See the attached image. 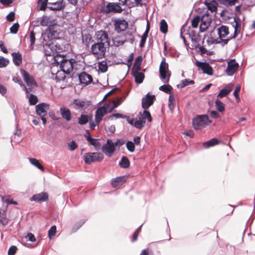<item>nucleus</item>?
I'll return each mask as SVG.
<instances>
[{"mask_svg":"<svg viewBox=\"0 0 255 255\" xmlns=\"http://www.w3.org/2000/svg\"><path fill=\"white\" fill-rule=\"evenodd\" d=\"M205 4L206 5L208 9L212 12L216 11L217 8L216 6L212 2H208L207 1H205Z\"/></svg>","mask_w":255,"mask_h":255,"instance_id":"obj_52","label":"nucleus"},{"mask_svg":"<svg viewBox=\"0 0 255 255\" xmlns=\"http://www.w3.org/2000/svg\"><path fill=\"white\" fill-rule=\"evenodd\" d=\"M145 124V121L142 118V114L139 112L134 121V126L138 129H141L144 126Z\"/></svg>","mask_w":255,"mask_h":255,"instance_id":"obj_19","label":"nucleus"},{"mask_svg":"<svg viewBox=\"0 0 255 255\" xmlns=\"http://www.w3.org/2000/svg\"><path fill=\"white\" fill-rule=\"evenodd\" d=\"M29 38L30 41V46H33L35 41V33L33 30L30 31Z\"/></svg>","mask_w":255,"mask_h":255,"instance_id":"obj_56","label":"nucleus"},{"mask_svg":"<svg viewBox=\"0 0 255 255\" xmlns=\"http://www.w3.org/2000/svg\"><path fill=\"white\" fill-rule=\"evenodd\" d=\"M60 112L62 118L66 121L68 122L71 120L72 115L69 109L62 106L60 108Z\"/></svg>","mask_w":255,"mask_h":255,"instance_id":"obj_18","label":"nucleus"},{"mask_svg":"<svg viewBox=\"0 0 255 255\" xmlns=\"http://www.w3.org/2000/svg\"><path fill=\"white\" fill-rule=\"evenodd\" d=\"M19 24L18 22H16L14 23L10 28V32L12 34L17 33L18 28H19Z\"/></svg>","mask_w":255,"mask_h":255,"instance_id":"obj_54","label":"nucleus"},{"mask_svg":"<svg viewBox=\"0 0 255 255\" xmlns=\"http://www.w3.org/2000/svg\"><path fill=\"white\" fill-rule=\"evenodd\" d=\"M131 75L134 78L135 82L137 84H140L142 83L144 78V75L142 72H134L133 73H131Z\"/></svg>","mask_w":255,"mask_h":255,"instance_id":"obj_24","label":"nucleus"},{"mask_svg":"<svg viewBox=\"0 0 255 255\" xmlns=\"http://www.w3.org/2000/svg\"><path fill=\"white\" fill-rule=\"evenodd\" d=\"M102 150L107 156L111 157L115 151L114 142L111 139H108L106 143L102 146Z\"/></svg>","mask_w":255,"mask_h":255,"instance_id":"obj_9","label":"nucleus"},{"mask_svg":"<svg viewBox=\"0 0 255 255\" xmlns=\"http://www.w3.org/2000/svg\"><path fill=\"white\" fill-rule=\"evenodd\" d=\"M215 105L218 111L220 112H223L225 111V104L220 101L219 99L215 100Z\"/></svg>","mask_w":255,"mask_h":255,"instance_id":"obj_40","label":"nucleus"},{"mask_svg":"<svg viewBox=\"0 0 255 255\" xmlns=\"http://www.w3.org/2000/svg\"><path fill=\"white\" fill-rule=\"evenodd\" d=\"M69 146L70 147L69 149L71 151H73L78 147V145L74 140H72L70 143H69Z\"/></svg>","mask_w":255,"mask_h":255,"instance_id":"obj_62","label":"nucleus"},{"mask_svg":"<svg viewBox=\"0 0 255 255\" xmlns=\"http://www.w3.org/2000/svg\"><path fill=\"white\" fill-rule=\"evenodd\" d=\"M211 122L207 115H197L192 120V125L195 129L199 130L208 126Z\"/></svg>","mask_w":255,"mask_h":255,"instance_id":"obj_2","label":"nucleus"},{"mask_svg":"<svg viewBox=\"0 0 255 255\" xmlns=\"http://www.w3.org/2000/svg\"><path fill=\"white\" fill-rule=\"evenodd\" d=\"M13 81H14V82L18 83L23 89V90H24L25 92V94L26 95V96H28V94L29 93V91L28 89L26 87L25 85L23 84L22 81L21 79L18 78H13Z\"/></svg>","mask_w":255,"mask_h":255,"instance_id":"obj_32","label":"nucleus"},{"mask_svg":"<svg viewBox=\"0 0 255 255\" xmlns=\"http://www.w3.org/2000/svg\"><path fill=\"white\" fill-rule=\"evenodd\" d=\"M56 232V227L55 226H52L48 231V236L51 238V236H54Z\"/></svg>","mask_w":255,"mask_h":255,"instance_id":"obj_57","label":"nucleus"},{"mask_svg":"<svg viewBox=\"0 0 255 255\" xmlns=\"http://www.w3.org/2000/svg\"><path fill=\"white\" fill-rule=\"evenodd\" d=\"M200 25L199 30L201 32H203L206 30L208 27L210 25V21L205 20V16H203L201 17Z\"/></svg>","mask_w":255,"mask_h":255,"instance_id":"obj_23","label":"nucleus"},{"mask_svg":"<svg viewBox=\"0 0 255 255\" xmlns=\"http://www.w3.org/2000/svg\"><path fill=\"white\" fill-rule=\"evenodd\" d=\"M107 107L106 106H103V107H99L97 109L95 114L101 117H103L105 114H107Z\"/></svg>","mask_w":255,"mask_h":255,"instance_id":"obj_36","label":"nucleus"},{"mask_svg":"<svg viewBox=\"0 0 255 255\" xmlns=\"http://www.w3.org/2000/svg\"><path fill=\"white\" fill-rule=\"evenodd\" d=\"M160 30L164 34H166L168 31V25L165 19H163L160 21Z\"/></svg>","mask_w":255,"mask_h":255,"instance_id":"obj_35","label":"nucleus"},{"mask_svg":"<svg viewBox=\"0 0 255 255\" xmlns=\"http://www.w3.org/2000/svg\"><path fill=\"white\" fill-rule=\"evenodd\" d=\"M194 81L192 80H190L189 79H185L182 80L181 83L178 85L177 87L180 88H183L186 86L193 85L194 84Z\"/></svg>","mask_w":255,"mask_h":255,"instance_id":"obj_37","label":"nucleus"},{"mask_svg":"<svg viewBox=\"0 0 255 255\" xmlns=\"http://www.w3.org/2000/svg\"><path fill=\"white\" fill-rule=\"evenodd\" d=\"M48 194L46 192H42L34 194L30 199L31 201L36 202H43L48 200Z\"/></svg>","mask_w":255,"mask_h":255,"instance_id":"obj_15","label":"nucleus"},{"mask_svg":"<svg viewBox=\"0 0 255 255\" xmlns=\"http://www.w3.org/2000/svg\"><path fill=\"white\" fill-rule=\"evenodd\" d=\"M201 17L199 15H196L191 20V25L193 27H197L199 22H200Z\"/></svg>","mask_w":255,"mask_h":255,"instance_id":"obj_47","label":"nucleus"},{"mask_svg":"<svg viewBox=\"0 0 255 255\" xmlns=\"http://www.w3.org/2000/svg\"><path fill=\"white\" fill-rule=\"evenodd\" d=\"M126 182V178L124 176H119L113 178L111 181V184L114 188H118L122 186Z\"/></svg>","mask_w":255,"mask_h":255,"instance_id":"obj_20","label":"nucleus"},{"mask_svg":"<svg viewBox=\"0 0 255 255\" xmlns=\"http://www.w3.org/2000/svg\"><path fill=\"white\" fill-rule=\"evenodd\" d=\"M9 62V61L8 59L0 56V68L5 67Z\"/></svg>","mask_w":255,"mask_h":255,"instance_id":"obj_49","label":"nucleus"},{"mask_svg":"<svg viewBox=\"0 0 255 255\" xmlns=\"http://www.w3.org/2000/svg\"><path fill=\"white\" fill-rule=\"evenodd\" d=\"M1 201L2 202H4L8 204H13V205L17 204V202L12 199H4V198L2 196H1Z\"/></svg>","mask_w":255,"mask_h":255,"instance_id":"obj_61","label":"nucleus"},{"mask_svg":"<svg viewBox=\"0 0 255 255\" xmlns=\"http://www.w3.org/2000/svg\"><path fill=\"white\" fill-rule=\"evenodd\" d=\"M229 33V27L226 25H222L218 28V34L220 38H225Z\"/></svg>","mask_w":255,"mask_h":255,"instance_id":"obj_22","label":"nucleus"},{"mask_svg":"<svg viewBox=\"0 0 255 255\" xmlns=\"http://www.w3.org/2000/svg\"><path fill=\"white\" fill-rule=\"evenodd\" d=\"M51 6H47V8L50 9V10H60L62 8V3L61 2H54L51 3Z\"/></svg>","mask_w":255,"mask_h":255,"instance_id":"obj_43","label":"nucleus"},{"mask_svg":"<svg viewBox=\"0 0 255 255\" xmlns=\"http://www.w3.org/2000/svg\"><path fill=\"white\" fill-rule=\"evenodd\" d=\"M106 51L105 45L101 42H96L91 45V53L99 59L105 57Z\"/></svg>","mask_w":255,"mask_h":255,"instance_id":"obj_3","label":"nucleus"},{"mask_svg":"<svg viewBox=\"0 0 255 255\" xmlns=\"http://www.w3.org/2000/svg\"><path fill=\"white\" fill-rule=\"evenodd\" d=\"M142 116L144 121L147 119V121L149 122H151L152 121V119L151 114L150 112L146 110H144Z\"/></svg>","mask_w":255,"mask_h":255,"instance_id":"obj_46","label":"nucleus"},{"mask_svg":"<svg viewBox=\"0 0 255 255\" xmlns=\"http://www.w3.org/2000/svg\"><path fill=\"white\" fill-rule=\"evenodd\" d=\"M89 121L88 116L87 115L81 114L78 118V124L81 125L86 124Z\"/></svg>","mask_w":255,"mask_h":255,"instance_id":"obj_41","label":"nucleus"},{"mask_svg":"<svg viewBox=\"0 0 255 255\" xmlns=\"http://www.w3.org/2000/svg\"><path fill=\"white\" fill-rule=\"evenodd\" d=\"M221 141L218 140L216 138H213L208 141L205 142L203 143V146L205 148H208L210 147L213 146L215 145L218 144Z\"/></svg>","mask_w":255,"mask_h":255,"instance_id":"obj_26","label":"nucleus"},{"mask_svg":"<svg viewBox=\"0 0 255 255\" xmlns=\"http://www.w3.org/2000/svg\"><path fill=\"white\" fill-rule=\"evenodd\" d=\"M232 90V87L230 85H227L225 88H223L218 95L220 98L226 97Z\"/></svg>","mask_w":255,"mask_h":255,"instance_id":"obj_28","label":"nucleus"},{"mask_svg":"<svg viewBox=\"0 0 255 255\" xmlns=\"http://www.w3.org/2000/svg\"><path fill=\"white\" fill-rule=\"evenodd\" d=\"M29 160L31 164L36 167L39 169H40L41 170H44V167L43 165L36 158H29Z\"/></svg>","mask_w":255,"mask_h":255,"instance_id":"obj_34","label":"nucleus"},{"mask_svg":"<svg viewBox=\"0 0 255 255\" xmlns=\"http://www.w3.org/2000/svg\"><path fill=\"white\" fill-rule=\"evenodd\" d=\"M49 108L50 105L47 103H42L39 104L35 107L36 113L39 116L47 115V111Z\"/></svg>","mask_w":255,"mask_h":255,"instance_id":"obj_13","label":"nucleus"},{"mask_svg":"<svg viewBox=\"0 0 255 255\" xmlns=\"http://www.w3.org/2000/svg\"><path fill=\"white\" fill-rule=\"evenodd\" d=\"M13 64L16 66H19L22 62V55L19 52H13L11 54Z\"/></svg>","mask_w":255,"mask_h":255,"instance_id":"obj_21","label":"nucleus"},{"mask_svg":"<svg viewBox=\"0 0 255 255\" xmlns=\"http://www.w3.org/2000/svg\"><path fill=\"white\" fill-rule=\"evenodd\" d=\"M98 67L99 70L102 72H106L108 70L107 63L106 61H102L99 63Z\"/></svg>","mask_w":255,"mask_h":255,"instance_id":"obj_42","label":"nucleus"},{"mask_svg":"<svg viewBox=\"0 0 255 255\" xmlns=\"http://www.w3.org/2000/svg\"><path fill=\"white\" fill-rule=\"evenodd\" d=\"M176 105L175 96L173 94H170L168 99V108L169 110L173 112Z\"/></svg>","mask_w":255,"mask_h":255,"instance_id":"obj_29","label":"nucleus"},{"mask_svg":"<svg viewBox=\"0 0 255 255\" xmlns=\"http://www.w3.org/2000/svg\"><path fill=\"white\" fill-rule=\"evenodd\" d=\"M155 97L154 95H150L147 93L144 97L142 99L141 106L144 110L148 109L154 103Z\"/></svg>","mask_w":255,"mask_h":255,"instance_id":"obj_10","label":"nucleus"},{"mask_svg":"<svg viewBox=\"0 0 255 255\" xmlns=\"http://www.w3.org/2000/svg\"><path fill=\"white\" fill-rule=\"evenodd\" d=\"M126 146L128 150L130 152H133L135 150V145L131 141H128L126 143Z\"/></svg>","mask_w":255,"mask_h":255,"instance_id":"obj_51","label":"nucleus"},{"mask_svg":"<svg viewBox=\"0 0 255 255\" xmlns=\"http://www.w3.org/2000/svg\"><path fill=\"white\" fill-rule=\"evenodd\" d=\"M125 35L126 37H127V36H128L129 37V38L126 39L127 40V42H129L130 43L133 44L134 40V38L132 32L128 31L125 33Z\"/></svg>","mask_w":255,"mask_h":255,"instance_id":"obj_55","label":"nucleus"},{"mask_svg":"<svg viewBox=\"0 0 255 255\" xmlns=\"http://www.w3.org/2000/svg\"><path fill=\"white\" fill-rule=\"evenodd\" d=\"M48 18L46 16H43L40 20V24L42 26H47L48 24Z\"/></svg>","mask_w":255,"mask_h":255,"instance_id":"obj_59","label":"nucleus"},{"mask_svg":"<svg viewBox=\"0 0 255 255\" xmlns=\"http://www.w3.org/2000/svg\"><path fill=\"white\" fill-rule=\"evenodd\" d=\"M104 158V155L100 152H87L84 154V161L88 164L96 162H101Z\"/></svg>","mask_w":255,"mask_h":255,"instance_id":"obj_5","label":"nucleus"},{"mask_svg":"<svg viewBox=\"0 0 255 255\" xmlns=\"http://www.w3.org/2000/svg\"><path fill=\"white\" fill-rule=\"evenodd\" d=\"M17 247L15 246H11L8 251V255H14L17 251Z\"/></svg>","mask_w":255,"mask_h":255,"instance_id":"obj_58","label":"nucleus"},{"mask_svg":"<svg viewBox=\"0 0 255 255\" xmlns=\"http://www.w3.org/2000/svg\"><path fill=\"white\" fill-rule=\"evenodd\" d=\"M54 62L59 64L62 72L69 74L73 71L76 60L74 58H68L66 55L57 54L54 57Z\"/></svg>","mask_w":255,"mask_h":255,"instance_id":"obj_1","label":"nucleus"},{"mask_svg":"<svg viewBox=\"0 0 255 255\" xmlns=\"http://www.w3.org/2000/svg\"><path fill=\"white\" fill-rule=\"evenodd\" d=\"M112 21L114 22L115 30L118 33L124 31L128 26V23L125 19L115 18Z\"/></svg>","mask_w":255,"mask_h":255,"instance_id":"obj_8","label":"nucleus"},{"mask_svg":"<svg viewBox=\"0 0 255 255\" xmlns=\"http://www.w3.org/2000/svg\"><path fill=\"white\" fill-rule=\"evenodd\" d=\"M239 67V63L236 62L235 59H231L228 63L226 72L228 76H233L238 70Z\"/></svg>","mask_w":255,"mask_h":255,"instance_id":"obj_11","label":"nucleus"},{"mask_svg":"<svg viewBox=\"0 0 255 255\" xmlns=\"http://www.w3.org/2000/svg\"><path fill=\"white\" fill-rule=\"evenodd\" d=\"M64 72L61 71H58L55 74L54 79L56 81H64L66 78V76Z\"/></svg>","mask_w":255,"mask_h":255,"instance_id":"obj_39","label":"nucleus"},{"mask_svg":"<svg viewBox=\"0 0 255 255\" xmlns=\"http://www.w3.org/2000/svg\"><path fill=\"white\" fill-rule=\"evenodd\" d=\"M197 48L199 49L202 55L204 54H207V55H211L210 52H208L206 48L201 46L200 44L199 46L198 47H197Z\"/></svg>","mask_w":255,"mask_h":255,"instance_id":"obj_60","label":"nucleus"},{"mask_svg":"<svg viewBox=\"0 0 255 255\" xmlns=\"http://www.w3.org/2000/svg\"><path fill=\"white\" fill-rule=\"evenodd\" d=\"M29 102L30 105H35L38 102V98L36 96L30 94L29 97Z\"/></svg>","mask_w":255,"mask_h":255,"instance_id":"obj_48","label":"nucleus"},{"mask_svg":"<svg viewBox=\"0 0 255 255\" xmlns=\"http://www.w3.org/2000/svg\"><path fill=\"white\" fill-rule=\"evenodd\" d=\"M171 86L170 85H165V84H164V85L161 86L159 88V90L160 91H163L164 93H167V94H169L170 95L171 94Z\"/></svg>","mask_w":255,"mask_h":255,"instance_id":"obj_45","label":"nucleus"},{"mask_svg":"<svg viewBox=\"0 0 255 255\" xmlns=\"http://www.w3.org/2000/svg\"><path fill=\"white\" fill-rule=\"evenodd\" d=\"M220 3L226 6L233 5L235 4L236 1L235 0H218Z\"/></svg>","mask_w":255,"mask_h":255,"instance_id":"obj_50","label":"nucleus"},{"mask_svg":"<svg viewBox=\"0 0 255 255\" xmlns=\"http://www.w3.org/2000/svg\"><path fill=\"white\" fill-rule=\"evenodd\" d=\"M93 41L91 36L89 34H85L82 37V42L85 45L86 47H89L90 44Z\"/></svg>","mask_w":255,"mask_h":255,"instance_id":"obj_30","label":"nucleus"},{"mask_svg":"<svg viewBox=\"0 0 255 255\" xmlns=\"http://www.w3.org/2000/svg\"><path fill=\"white\" fill-rule=\"evenodd\" d=\"M188 34L192 42V46L197 48L199 46V42L201 40L200 35L195 30L190 31Z\"/></svg>","mask_w":255,"mask_h":255,"instance_id":"obj_14","label":"nucleus"},{"mask_svg":"<svg viewBox=\"0 0 255 255\" xmlns=\"http://www.w3.org/2000/svg\"><path fill=\"white\" fill-rule=\"evenodd\" d=\"M78 78L81 83L84 84L86 85L92 83L93 81L92 76L85 72L81 73L79 75Z\"/></svg>","mask_w":255,"mask_h":255,"instance_id":"obj_16","label":"nucleus"},{"mask_svg":"<svg viewBox=\"0 0 255 255\" xmlns=\"http://www.w3.org/2000/svg\"><path fill=\"white\" fill-rule=\"evenodd\" d=\"M20 72L23 80L26 82V85L29 87V88L27 89L29 91V92L32 91V88L37 87V84L32 76L30 75L27 71L23 69L20 70Z\"/></svg>","mask_w":255,"mask_h":255,"instance_id":"obj_6","label":"nucleus"},{"mask_svg":"<svg viewBox=\"0 0 255 255\" xmlns=\"http://www.w3.org/2000/svg\"><path fill=\"white\" fill-rule=\"evenodd\" d=\"M195 65L200 68L204 73L207 74L208 75H212L213 74V68L208 63L196 61Z\"/></svg>","mask_w":255,"mask_h":255,"instance_id":"obj_12","label":"nucleus"},{"mask_svg":"<svg viewBox=\"0 0 255 255\" xmlns=\"http://www.w3.org/2000/svg\"><path fill=\"white\" fill-rule=\"evenodd\" d=\"M48 28L49 30V32L48 33V37L51 39H57L58 34L57 30L55 29V26L49 25Z\"/></svg>","mask_w":255,"mask_h":255,"instance_id":"obj_27","label":"nucleus"},{"mask_svg":"<svg viewBox=\"0 0 255 255\" xmlns=\"http://www.w3.org/2000/svg\"><path fill=\"white\" fill-rule=\"evenodd\" d=\"M97 42H101L105 45L106 43L109 44V37L108 34L103 30L98 31L96 34Z\"/></svg>","mask_w":255,"mask_h":255,"instance_id":"obj_17","label":"nucleus"},{"mask_svg":"<svg viewBox=\"0 0 255 255\" xmlns=\"http://www.w3.org/2000/svg\"><path fill=\"white\" fill-rule=\"evenodd\" d=\"M85 220H81L75 224L72 229V232L73 233L76 232L85 223Z\"/></svg>","mask_w":255,"mask_h":255,"instance_id":"obj_44","label":"nucleus"},{"mask_svg":"<svg viewBox=\"0 0 255 255\" xmlns=\"http://www.w3.org/2000/svg\"><path fill=\"white\" fill-rule=\"evenodd\" d=\"M149 30V24L148 22L147 21L145 31H144V32L143 33V34H142V35L141 36V40H140V42L139 43V46L141 48L144 47L145 45V44L146 42V40L147 37Z\"/></svg>","mask_w":255,"mask_h":255,"instance_id":"obj_25","label":"nucleus"},{"mask_svg":"<svg viewBox=\"0 0 255 255\" xmlns=\"http://www.w3.org/2000/svg\"><path fill=\"white\" fill-rule=\"evenodd\" d=\"M160 77L164 82L167 83L169 81L171 72L168 69V64L165 62V58H163L159 67Z\"/></svg>","mask_w":255,"mask_h":255,"instance_id":"obj_4","label":"nucleus"},{"mask_svg":"<svg viewBox=\"0 0 255 255\" xmlns=\"http://www.w3.org/2000/svg\"><path fill=\"white\" fill-rule=\"evenodd\" d=\"M15 14L14 12L11 11L7 16V20L8 21H12L14 19Z\"/></svg>","mask_w":255,"mask_h":255,"instance_id":"obj_64","label":"nucleus"},{"mask_svg":"<svg viewBox=\"0 0 255 255\" xmlns=\"http://www.w3.org/2000/svg\"><path fill=\"white\" fill-rule=\"evenodd\" d=\"M72 104H75L77 106V108H75L76 109H79L83 108L85 106V101L78 99H75L72 101Z\"/></svg>","mask_w":255,"mask_h":255,"instance_id":"obj_38","label":"nucleus"},{"mask_svg":"<svg viewBox=\"0 0 255 255\" xmlns=\"http://www.w3.org/2000/svg\"><path fill=\"white\" fill-rule=\"evenodd\" d=\"M98 139L94 138L93 140L90 142V144L94 146L96 150H98L101 148V143L97 141Z\"/></svg>","mask_w":255,"mask_h":255,"instance_id":"obj_53","label":"nucleus"},{"mask_svg":"<svg viewBox=\"0 0 255 255\" xmlns=\"http://www.w3.org/2000/svg\"><path fill=\"white\" fill-rule=\"evenodd\" d=\"M119 165L123 168H127L130 166V162L128 157L123 156L121 161L119 162Z\"/></svg>","mask_w":255,"mask_h":255,"instance_id":"obj_31","label":"nucleus"},{"mask_svg":"<svg viewBox=\"0 0 255 255\" xmlns=\"http://www.w3.org/2000/svg\"><path fill=\"white\" fill-rule=\"evenodd\" d=\"M140 70H141V66L140 65H134V64H133V67L131 70V73H133L136 72H139V71Z\"/></svg>","mask_w":255,"mask_h":255,"instance_id":"obj_63","label":"nucleus"},{"mask_svg":"<svg viewBox=\"0 0 255 255\" xmlns=\"http://www.w3.org/2000/svg\"><path fill=\"white\" fill-rule=\"evenodd\" d=\"M120 5V3L108 2L106 5L104 13L106 14L110 13H121L124 9Z\"/></svg>","mask_w":255,"mask_h":255,"instance_id":"obj_7","label":"nucleus"},{"mask_svg":"<svg viewBox=\"0 0 255 255\" xmlns=\"http://www.w3.org/2000/svg\"><path fill=\"white\" fill-rule=\"evenodd\" d=\"M8 219L6 217V211L3 210L2 212L0 211V223L5 226L8 224Z\"/></svg>","mask_w":255,"mask_h":255,"instance_id":"obj_33","label":"nucleus"}]
</instances>
